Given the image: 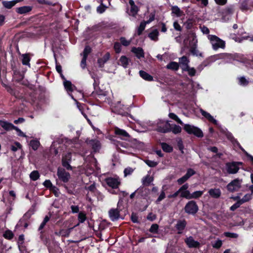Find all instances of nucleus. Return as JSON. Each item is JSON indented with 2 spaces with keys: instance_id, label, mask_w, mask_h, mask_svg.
Returning <instances> with one entry per match:
<instances>
[{
  "instance_id": "f257e3e1",
  "label": "nucleus",
  "mask_w": 253,
  "mask_h": 253,
  "mask_svg": "<svg viewBox=\"0 0 253 253\" xmlns=\"http://www.w3.org/2000/svg\"><path fill=\"white\" fill-rule=\"evenodd\" d=\"M242 162L232 161L225 163V169L227 173L234 174L237 173L240 167L243 166Z\"/></svg>"
},
{
  "instance_id": "f03ea898",
  "label": "nucleus",
  "mask_w": 253,
  "mask_h": 253,
  "mask_svg": "<svg viewBox=\"0 0 253 253\" xmlns=\"http://www.w3.org/2000/svg\"><path fill=\"white\" fill-rule=\"evenodd\" d=\"M209 39L212 44V48L217 50L219 48L224 49L225 47V42L215 35H209Z\"/></svg>"
},
{
  "instance_id": "7ed1b4c3",
  "label": "nucleus",
  "mask_w": 253,
  "mask_h": 253,
  "mask_svg": "<svg viewBox=\"0 0 253 253\" xmlns=\"http://www.w3.org/2000/svg\"><path fill=\"white\" fill-rule=\"evenodd\" d=\"M184 212L188 214L195 215L199 211L197 203L193 200L188 201L184 208Z\"/></svg>"
},
{
  "instance_id": "20e7f679",
  "label": "nucleus",
  "mask_w": 253,
  "mask_h": 253,
  "mask_svg": "<svg viewBox=\"0 0 253 253\" xmlns=\"http://www.w3.org/2000/svg\"><path fill=\"white\" fill-rule=\"evenodd\" d=\"M183 128L184 130L189 134H193L199 138H202L204 136V134L201 129L194 126L185 124Z\"/></svg>"
},
{
  "instance_id": "39448f33",
  "label": "nucleus",
  "mask_w": 253,
  "mask_h": 253,
  "mask_svg": "<svg viewBox=\"0 0 253 253\" xmlns=\"http://www.w3.org/2000/svg\"><path fill=\"white\" fill-rule=\"evenodd\" d=\"M242 182V179L239 178H235L227 185L226 189L229 192H237L241 188Z\"/></svg>"
},
{
  "instance_id": "423d86ee",
  "label": "nucleus",
  "mask_w": 253,
  "mask_h": 253,
  "mask_svg": "<svg viewBox=\"0 0 253 253\" xmlns=\"http://www.w3.org/2000/svg\"><path fill=\"white\" fill-rule=\"evenodd\" d=\"M105 181L107 185L112 188V189H118L121 182L117 178L109 177L106 178Z\"/></svg>"
},
{
  "instance_id": "0eeeda50",
  "label": "nucleus",
  "mask_w": 253,
  "mask_h": 253,
  "mask_svg": "<svg viewBox=\"0 0 253 253\" xmlns=\"http://www.w3.org/2000/svg\"><path fill=\"white\" fill-rule=\"evenodd\" d=\"M171 125L169 123V121L160 124L157 126L156 130L161 133H166L171 131Z\"/></svg>"
},
{
  "instance_id": "6e6552de",
  "label": "nucleus",
  "mask_w": 253,
  "mask_h": 253,
  "mask_svg": "<svg viewBox=\"0 0 253 253\" xmlns=\"http://www.w3.org/2000/svg\"><path fill=\"white\" fill-rule=\"evenodd\" d=\"M57 175L58 178L64 183L67 182L70 178V173L66 171L64 169H58Z\"/></svg>"
},
{
  "instance_id": "1a4fd4ad",
  "label": "nucleus",
  "mask_w": 253,
  "mask_h": 253,
  "mask_svg": "<svg viewBox=\"0 0 253 253\" xmlns=\"http://www.w3.org/2000/svg\"><path fill=\"white\" fill-rule=\"evenodd\" d=\"M114 132L116 135H118L122 139L127 140L130 138V135L124 129H121L118 127L114 128Z\"/></svg>"
},
{
  "instance_id": "9d476101",
  "label": "nucleus",
  "mask_w": 253,
  "mask_h": 253,
  "mask_svg": "<svg viewBox=\"0 0 253 253\" xmlns=\"http://www.w3.org/2000/svg\"><path fill=\"white\" fill-rule=\"evenodd\" d=\"M122 210L118 208L111 209L108 212L109 217L112 221L118 220L120 217V211Z\"/></svg>"
},
{
  "instance_id": "9b49d317",
  "label": "nucleus",
  "mask_w": 253,
  "mask_h": 253,
  "mask_svg": "<svg viewBox=\"0 0 253 253\" xmlns=\"http://www.w3.org/2000/svg\"><path fill=\"white\" fill-rule=\"evenodd\" d=\"M91 96L94 97L98 101H103V99L106 98V94L104 93V92L100 89L98 90H96V91H93L91 94Z\"/></svg>"
},
{
  "instance_id": "f8f14e48",
  "label": "nucleus",
  "mask_w": 253,
  "mask_h": 253,
  "mask_svg": "<svg viewBox=\"0 0 253 253\" xmlns=\"http://www.w3.org/2000/svg\"><path fill=\"white\" fill-rule=\"evenodd\" d=\"M88 144L91 147L92 152L94 153L98 152L101 147L100 143L97 140L91 139L88 141Z\"/></svg>"
},
{
  "instance_id": "ddd939ff",
  "label": "nucleus",
  "mask_w": 253,
  "mask_h": 253,
  "mask_svg": "<svg viewBox=\"0 0 253 253\" xmlns=\"http://www.w3.org/2000/svg\"><path fill=\"white\" fill-rule=\"evenodd\" d=\"M185 242L188 246L189 248H198L200 246V244L199 242L194 240L193 238L191 236L187 238L185 240Z\"/></svg>"
},
{
  "instance_id": "4468645a",
  "label": "nucleus",
  "mask_w": 253,
  "mask_h": 253,
  "mask_svg": "<svg viewBox=\"0 0 253 253\" xmlns=\"http://www.w3.org/2000/svg\"><path fill=\"white\" fill-rule=\"evenodd\" d=\"M187 225V222L185 219L179 220L175 225V228L178 230V234H181L185 229Z\"/></svg>"
},
{
  "instance_id": "2eb2a0df",
  "label": "nucleus",
  "mask_w": 253,
  "mask_h": 253,
  "mask_svg": "<svg viewBox=\"0 0 253 253\" xmlns=\"http://www.w3.org/2000/svg\"><path fill=\"white\" fill-rule=\"evenodd\" d=\"M215 61L214 57L212 55L206 58L199 66L198 69L202 70L204 67H206L211 65L212 62Z\"/></svg>"
},
{
  "instance_id": "dca6fc26",
  "label": "nucleus",
  "mask_w": 253,
  "mask_h": 253,
  "mask_svg": "<svg viewBox=\"0 0 253 253\" xmlns=\"http://www.w3.org/2000/svg\"><path fill=\"white\" fill-rule=\"evenodd\" d=\"M229 61L230 62L231 61L242 62L244 60L243 55L240 53H229Z\"/></svg>"
},
{
  "instance_id": "f3484780",
  "label": "nucleus",
  "mask_w": 253,
  "mask_h": 253,
  "mask_svg": "<svg viewBox=\"0 0 253 253\" xmlns=\"http://www.w3.org/2000/svg\"><path fill=\"white\" fill-rule=\"evenodd\" d=\"M200 112L202 116L206 118L209 122L212 123L214 125H217V121L208 112L201 109Z\"/></svg>"
},
{
  "instance_id": "a211bd4d",
  "label": "nucleus",
  "mask_w": 253,
  "mask_h": 253,
  "mask_svg": "<svg viewBox=\"0 0 253 253\" xmlns=\"http://www.w3.org/2000/svg\"><path fill=\"white\" fill-rule=\"evenodd\" d=\"M21 62L23 65L27 66L29 68L31 67L30 62L31 61V57L30 53H25L21 55Z\"/></svg>"
},
{
  "instance_id": "6ab92c4d",
  "label": "nucleus",
  "mask_w": 253,
  "mask_h": 253,
  "mask_svg": "<svg viewBox=\"0 0 253 253\" xmlns=\"http://www.w3.org/2000/svg\"><path fill=\"white\" fill-rule=\"evenodd\" d=\"M32 9V7L30 6H23L16 8L15 11L20 14H26L30 12Z\"/></svg>"
},
{
  "instance_id": "aec40b11",
  "label": "nucleus",
  "mask_w": 253,
  "mask_h": 253,
  "mask_svg": "<svg viewBox=\"0 0 253 253\" xmlns=\"http://www.w3.org/2000/svg\"><path fill=\"white\" fill-rule=\"evenodd\" d=\"M131 51L134 53L136 56L139 59L144 57V52L141 47H134L132 48Z\"/></svg>"
},
{
  "instance_id": "412c9836",
  "label": "nucleus",
  "mask_w": 253,
  "mask_h": 253,
  "mask_svg": "<svg viewBox=\"0 0 253 253\" xmlns=\"http://www.w3.org/2000/svg\"><path fill=\"white\" fill-rule=\"evenodd\" d=\"M149 191V189L147 188L144 187H141L139 188H138L135 191L131 193L130 195V198L131 199H132L134 198V196H135L136 194L137 193L138 195H140L141 196H143L142 193L143 192H148Z\"/></svg>"
},
{
  "instance_id": "4be33fe9",
  "label": "nucleus",
  "mask_w": 253,
  "mask_h": 253,
  "mask_svg": "<svg viewBox=\"0 0 253 253\" xmlns=\"http://www.w3.org/2000/svg\"><path fill=\"white\" fill-rule=\"evenodd\" d=\"M49 219L50 217L48 215H46L38 228V231H40V237L41 238H42V235L44 233V231L42 230V229L45 226L46 223L49 220Z\"/></svg>"
},
{
  "instance_id": "5701e85b",
  "label": "nucleus",
  "mask_w": 253,
  "mask_h": 253,
  "mask_svg": "<svg viewBox=\"0 0 253 253\" xmlns=\"http://www.w3.org/2000/svg\"><path fill=\"white\" fill-rule=\"evenodd\" d=\"M209 195L213 198H218L221 196V191L219 189H211L209 190Z\"/></svg>"
},
{
  "instance_id": "b1692460",
  "label": "nucleus",
  "mask_w": 253,
  "mask_h": 253,
  "mask_svg": "<svg viewBox=\"0 0 253 253\" xmlns=\"http://www.w3.org/2000/svg\"><path fill=\"white\" fill-rule=\"evenodd\" d=\"M0 125L6 130L13 129L15 127L12 124L4 121H0Z\"/></svg>"
},
{
  "instance_id": "393cba45",
  "label": "nucleus",
  "mask_w": 253,
  "mask_h": 253,
  "mask_svg": "<svg viewBox=\"0 0 253 253\" xmlns=\"http://www.w3.org/2000/svg\"><path fill=\"white\" fill-rule=\"evenodd\" d=\"M140 76L144 80L146 81H153V77L147 73L146 72L140 70L139 72Z\"/></svg>"
},
{
  "instance_id": "a878e982",
  "label": "nucleus",
  "mask_w": 253,
  "mask_h": 253,
  "mask_svg": "<svg viewBox=\"0 0 253 253\" xmlns=\"http://www.w3.org/2000/svg\"><path fill=\"white\" fill-rule=\"evenodd\" d=\"M129 59L125 55L122 56L120 59L119 62H120V65L122 66L124 68H126L129 64Z\"/></svg>"
},
{
  "instance_id": "bb28decb",
  "label": "nucleus",
  "mask_w": 253,
  "mask_h": 253,
  "mask_svg": "<svg viewBox=\"0 0 253 253\" xmlns=\"http://www.w3.org/2000/svg\"><path fill=\"white\" fill-rule=\"evenodd\" d=\"M64 86L68 93L72 92L73 91V88L75 87L70 81L67 80L64 81Z\"/></svg>"
},
{
  "instance_id": "cd10ccee",
  "label": "nucleus",
  "mask_w": 253,
  "mask_h": 253,
  "mask_svg": "<svg viewBox=\"0 0 253 253\" xmlns=\"http://www.w3.org/2000/svg\"><path fill=\"white\" fill-rule=\"evenodd\" d=\"M190 53L194 56L203 57V53L200 52L197 48L196 44H194L192 46L190 49Z\"/></svg>"
},
{
  "instance_id": "c85d7f7f",
  "label": "nucleus",
  "mask_w": 253,
  "mask_h": 253,
  "mask_svg": "<svg viewBox=\"0 0 253 253\" xmlns=\"http://www.w3.org/2000/svg\"><path fill=\"white\" fill-rule=\"evenodd\" d=\"M159 35L157 29H154L148 34V37L154 41L158 40V36Z\"/></svg>"
},
{
  "instance_id": "c756f323",
  "label": "nucleus",
  "mask_w": 253,
  "mask_h": 253,
  "mask_svg": "<svg viewBox=\"0 0 253 253\" xmlns=\"http://www.w3.org/2000/svg\"><path fill=\"white\" fill-rule=\"evenodd\" d=\"M154 180V178L149 175H147L142 179V184L144 186H149L152 182Z\"/></svg>"
},
{
  "instance_id": "7c9ffc66",
  "label": "nucleus",
  "mask_w": 253,
  "mask_h": 253,
  "mask_svg": "<svg viewBox=\"0 0 253 253\" xmlns=\"http://www.w3.org/2000/svg\"><path fill=\"white\" fill-rule=\"evenodd\" d=\"M163 150L167 153H171L173 151V147L166 142H162L161 144Z\"/></svg>"
},
{
  "instance_id": "2f4dec72",
  "label": "nucleus",
  "mask_w": 253,
  "mask_h": 253,
  "mask_svg": "<svg viewBox=\"0 0 253 253\" xmlns=\"http://www.w3.org/2000/svg\"><path fill=\"white\" fill-rule=\"evenodd\" d=\"M167 68L173 71H177L179 68V64L176 62L171 61L167 65Z\"/></svg>"
},
{
  "instance_id": "473e14b6",
  "label": "nucleus",
  "mask_w": 253,
  "mask_h": 253,
  "mask_svg": "<svg viewBox=\"0 0 253 253\" xmlns=\"http://www.w3.org/2000/svg\"><path fill=\"white\" fill-rule=\"evenodd\" d=\"M214 57L215 61L217 59H227L229 60L228 53H221L213 55Z\"/></svg>"
},
{
  "instance_id": "72a5a7b5",
  "label": "nucleus",
  "mask_w": 253,
  "mask_h": 253,
  "mask_svg": "<svg viewBox=\"0 0 253 253\" xmlns=\"http://www.w3.org/2000/svg\"><path fill=\"white\" fill-rule=\"evenodd\" d=\"M172 13L175 14L177 17H180L183 14V12L177 6H173L171 7Z\"/></svg>"
},
{
  "instance_id": "f704fd0d",
  "label": "nucleus",
  "mask_w": 253,
  "mask_h": 253,
  "mask_svg": "<svg viewBox=\"0 0 253 253\" xmlns=\"http://www.w3.org/2000/svg\"><path fill=\"white\" fill-rule=\"evenodd\" d=\"M29 145L33 150L36 151L38 149L40 143V141L37 139H33L30 141Z\"/></svg>"
},
{
  "instance_id": "c9c22d12",
  "label": "nucleus",
  "mask_w": 253,
  "mask_h": 253,
  "mask_svg": "<svg viewBox=\"0 0 253 253\" xmlns=\"http://www.w3.org/2000/svg\"><path fill=\"white\" fill-rule=\"evenodd\" d=\"M16 3H17L15 0L12 1H3L2 4L4 7L7 9H10L14 6Z\"/></svg>"
},
{
  "instance_id": "e433bc0d",
  "label": "nucleus",
  "mask_w": 253,
  "mask_h": 253,
  "mask_svg": "<svg viewBox=\"0 0 253 253\" xmlns=\"http://www.w3.org/2000/svg\"><path fill=\"white\" fill-rule=\"evenodd\" d=\"M3 236L5 239L11 240L14 237V234L11 230L7 229L3 233Z\"/></svg>"
},
{
  "instance_id": "4c0bfd02",
  "label": "nucleus",
  "mask_w": 253,
  "mask_h": 253,
  "mask_svg": "<svg viewBox=\"0 0 253 253\" xmlns=\"http://www.w3.org/2000/svg\"><path fill=\"white\" fill-rule=\"evenodd\" d=\"M194 22L195 21L192 18L188 19L184 23L186 28L187 30L191 29L194 25Z\"/></svg>"
},
{
  "instance_id": "58836bf2",
  "label": "nucleus",
  "mask_w": 253,
  "mask_h": 253,
  "mask_svg": "<svg viewBox=\"0 0 253 253\" xmlns=\"http://www.w3.org/2000/svg\"><path fill=\"white\" fill-rule=\"evenodd\" d=\"M40 176V173L38 170H34L30 174V179L33 181H36Z\"/></svg>"
},
{
  "instance_id": "ea45409f",
  "label": "nucleus",
  "mask_w": 253,
  "mask_h": 253,
  "mask_svg": "<svg viewBox=\"0 0 253 253\" xmlns=\"http://www.w3.org/2000/svg\"><path fill=\"white\" fill-rule=\"evenodd\" d=\"M79 223H84L86 219V213L84 211H80L78 216Z\"/></svg>"
},
{
  "instance_id": "a19ab883",
  "label": "nucleus",
  "mask_w": 253,
  "mask_h": 253,
  "mask_svg": "<svg viewBox=\"0 0 253 253\" xmlns=\"http://www.w3.org/2000/svg\"><path fill=\"white\" fill-rule=\"evenodd\" d=\"M147 24L145 22V21L141 22L137 28V34L138 36H140L143 31L144 30L145 28L146 25Z\"/></svg>"
},
{
  "instance_id": "79ce46f5",
  "label": "nucleus",
  "mask_w": 253,
  "mask_h": 253,
  "mask_svg": "<svg viewBox=\"0 0 253 253\" xmlns=\"http://www.w3.org/2000/svg\"><path fill=\"white\" fill-rule=\"evenodd\" d=\"M169 117L176 121L178 124L182 125L183 124L181 120L178 117V116L173 113H169Z\"/></svg>"
},
{
  "instance_id": "37998d69",
  "label": "nucleus",
  "mask_w": 253,
  "mask_h": 253,
  "mask_svg": "<svg viewBox=\"0 0 253 253\" xmlns=\"http://www.w3.org/2000/svg\"><path fill=\"white\" fill-rule=\"evenodd\" d=\"M113 48L117 54L120 53L122 51V45L120 42H116L114 43Z\"/></svg>"
},
{
  "instance_id": "c03bdc74",
  "label": "nucleus",
  "mask_w": 253,
  "mask_h": 253,
  "mask_svg": "<svg viewBox=\"0 0 253 253\" xmlns=\"http://www.w3.org/2000/svg\"><path fill=\"white\" fill-rule=\"evenodd\" d=\"M180 197L182 198H184L186 199H191V194L190 193V191L189 190H185L183 191H181L180 192Z\"/></svg>"
},
{
  "instance_id": "a18cd8bd",
  "label": "nucleus",
  "mask_w": 253,
  "mask_h": 253,
  "mask_svg": "<svg viewBox=\"0 0 253 253\" xmlns=\"http://www.w3.org/2000/svg\"><path fill=\"white\" fill-rule=\"evenodd\" d=\"M203 194V191H196L191 193V199H198L201 197Z\"/></svg>"
},
{
  "instance_id": "49530a36",
  "label": "nucleus",
  "mask_w": 253,
  "mask_h": 253,
  "mask_svg": "<svg viewBox=\"0 0 253 253\" xmlns=\"http://www.w3.org/2000/svg\"><path fill=\"white\" fill-rule=\"evenodd\" d=\"M252 198V194H246L244 197L239 200L243 204V203L249 201Z\"/></svg>"
},
{
  "instance_id": "de8ad7c7",
  "label": "nucleus",
  "mask_w": 253,
  "mask_h": 253,
  "mask_svg": "<svg viewBox=\"0 0 253 253\" xmlns=\"http://www.w3.org/2000/svg\"><path fill=\"white\" fill-rule=\"evenodd\" d=\"M159 225L156 224H153L150 228L149 231L150 232L153 234H157L158 233Z\"/></svg>"
},
{
  "instance_id": "09e8293b",
  "label": "nucleus",
  "mask_w": 253,
  "mask_h": 253,
  "mask_svg": "<svg viewBox=\"0 0 253 253\" xmlns=\"http://www.w3.org/2000/svg\"><path fill=\"white\" fill-rule=\"evenodd\" d=\"M171 131L174 134H178L181 131V127L179 126L173 125V126H171Z\"/></svg>"
},
{
  "instance_id": "8fccbe9b",
  "label": "nucleus",
  "mask_w": 253,
  "mask_h": 253,
  "mask_svg": "<svg viewBox=\"0 0 253 253\" xmlns=\"http://www.w3.org/2000/svg\"><path fill=\"white\" fill-rule=\"evenodd\" d=\"M185 72H187L188 75L191 77L195 76L196 74V70L194 67H189Z\"/></svg>"
},
{
  "instance_id": "3c124183",
  "label": "nucleus",
  "mask_w": 253,
  "mask_h": 253,
  "mask_svg": "<svg viewBox=\"0 0 253 253\" xmlns=\"http://www.w3.org/2000/svg\"><path fill=\"white\" fill-rule=\"evenodd\" d=\"M92 51L91 48L89 45H86L83 51V56L87 58V56Z\"/></svg>"
},
{
  "instance_id": "603ef678",
  "label": "nucleus",
  "mask_w": 253,
  "mask_h": 253,
  "mask_svg": "<svg viewBox=\"0 0 253 253\" xmlns=\"http://www.w3.org/2000/svg\"><path fill=\"white\" fill-rule=\"evenodd\" d=\"M144 162L149 167H151V168H154V167H156L158 165V162H155V161H151V160H148V159L144 160Z\"/></svg>"
},
{
  "instance_id": "864d4df0",
  "label": "nucleus",
  "mask_w": 253,
  "mask_h": 253,
  "mask_svg": "<svg viewBox=\"0 0 253 253\" xmlns=\"http://www.w3.org/2000/svg\"><path fill=\"white\" fill-rule=\"evenodd\" d=\"M120 41L121 45L125 46H128L130 43V41L126 40V38L122 37L120 38Z\"/></svg>"
},
{
  "instance_id": "5fc2aeb1",
  "label": "nucleus",
  "mask_w": 253,
  "mask_h": 253,
  "mask_svg": "<svg viewBox=\"0 0 253 253\" xmlns=\"http://www.w3.org/2000/svg\"><path fill=\"white\" fill-rule=\"evenodd\" d=\"M22 147V145L18 142H15L14 145H12L11 146V150L13 152H16L18 149H21Z\"/></svg>"
},
{
  "instance_id": "6e6d98bb",
  "label": "nucleus",
  "mask_w": 253,
  "mask_h": 253,
  "mask_svg": "<svg viewBox=\"0 0 253 253\" xmlns=\"http://www.w3.org/2000/svg\"><path fill=\"white\" fill-rule=\"evenodd\" d=\"M49 190L54 194L56 197L59 196V193L58 192L59 189L57 187L53 185Z\"/></svg>"
},
{
  "instance_id": "4d7b16f0",
  "label": "nucleus",
  "mask_w": 253,
  "mask_h": 253,
  "mask_svg": "<svg viewBox=\"0 0 253 253\" xmlns=\"http://www.w3.org/2000/svg\"><path fill=\"white\" fill-rule=\"evenodd\" d=\"M130 219L134 223H139L140 222L136 213L132 212L131 214Z\"/></svg>"
},
{
  "instance_id": "13d9d810",
  "label": "nucleus",
  "mask_w": 253,
  "mask_h": 253,
  "mask_svg": "<svg viewBox=\"0 0 253 253\" xmlns=\"http://www.w3.org/2000/svg\"><path fill=\"white\" fill-rule=\"evenodd\" d=\"M166 197V194L165 191L163 190L161 191L160 195L158 197V199L156 200L155 203L157 204H159V203L162 201L163 199H164Z\"/></svg>"
},
{
  "instance_id": "bf43d9fd",
  "label": "nucleus",
  "mask_w": 253,
  "mask_h": 253,
  "mask_svg": "<svg viewBox=\"0 0 253 253\" xmlns=\"http://www.w3.org/2000/svg\"><path fill=\"white\" fill-rule=\"evenodd\" d=\"M224 235L225 237L230 238H237L238 237V234L235 233H231L229 232H226L224 233Z\"/></svg>"
},
{
  "instance_id": "052dcab7",
  "label": "nucleus",
  "mask_w": 253,
  "mask_h": 253,
  "mask_svg": "<svg viewBox=\"0 0 253 253\" xmlns=\"http://www.w3.org/2000/svg\"><path fill=\"white\" fill-rule=\"evenodd\" d=\"M17 75L13 74L14 78L17 82H20L23 79L24 76L23 74H21L19 71L17 72Z\"/></svg>"
},
{
  "instance_id": "680f3d73",
  "label": "nucleus",
  "mask_w": 253,
  "mask_h": 253,
  "mask_svg": "<svg viewBox=\"0 0 253 253\" xmlns=\"http://www.w3.org/2000/svg\"><path fill=\"white\" fill-rule=\"evenodd\" d=\"M62 160H65L69 163H70L72 160V154L71 153H68L65 156H63Z\"/></svg>"
},
{
  "instance_id": "e2e57ef3",
  "label": "nucleus",
  "mask_w": 253,
  "mask_h": 253,
  "mask_svg": "<svg viewBox=\"0 0 253 253\" xmlns=\"http://www.w3.org/2000/svg\"><path fill=\"white\" fill-rule=\"evenodd\" d=\"M107 7L104 5L102 3L97 7V11L99 13H103L106 10Z\"/></svg>"
},
{
  "instance_id": "0e129e2a",
  "label": "nucleus",
  "mask_w": 253,
  "mask_h": 253,
  "mask_svg": "<svg viewBox=\"0 0 253 253\" xmlns=\"http://www.w3.org/2000/svg\"><path fill=\"white\" fill-rule=\"evenodd\" d=\"M239 84L240 85L246 86L249 84V81L244 77H241L239 78Z\"/></svg>"
},
{
  "instance_id": "69168bd1",
  "label": "nucleus",
  "mask_w": 253,
  "mask_h": 253,
  "mask_svg": "<svg viewBox=\"0 0 253 253\" xmlns=\"http://www.w3.org/2000/svg\"><path fill=\"white\" fill-rule=\"evenodd\" d=\"M242 204L241 203V202L238 200L236 203H235V204H234L230 208V210L231 211H235L237 209H238V208L240 207V206L242 205Z\"/></svg>"
},
{
  "instance_id": "338daca9",
  "label": "nucleus",
  "mask_w": 253,
  "mask_h": 253,
  "mask_svg": "<svg viewBox=\"0 0 253 253\" xmlns=\"http://www.w3.org/2000/svg\"><path fill=\"white\" fill-rule=\"evenodd\" d=\"M138 11V7L135 5L132 6H130V12L131 13L132 16H135L137 14Z\"/></svg>"
},
{
  "instance_id": "774afa93",
  "label": "nucleus",
  "mask_w": 253,
  "mask_h": 253,
  "mask_svg": "<svg viewBox=\"0 0 253 253\" xmlns=\"http://www.w3.org/2000/svg\"><path fill=\"white\" fill-rule=\"evenodd\" d=\"M196 173L195 171L189 168L187 169L186 174H185L188 178H189L191 176L194 175Z\"/></svg>"
}]
</instances>
